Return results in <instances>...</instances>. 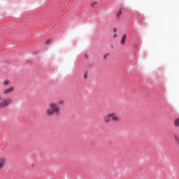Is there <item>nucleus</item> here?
I'll return each instance as SVG.
<instances>
[{
	"label": "nucleus",
	"mask_w": 179,
	"mask_h": 179,
	"mask_svg": "<svg viewBox=\"0 0 179 179\" xmlns=\"http://www.w3.org/2000/svg\"><path fill=\"white\" fill-rule=\"evenodd\" d=\"M122 15V9H120L116 14L117 19H120V16Z\"/></svg>",
	"instance_id": "nucleus-8"
},
{
	"label": "nucleus",
	"mask_w": 179,
	"mask_h": 179,
	"mask_svg": "<svg viewBox=\"0 0 179 179\" xmlns=\"http://www.w3.org/2000/svg\"><path fill=\"white\" fill-rule=\"evenodd\" d=\"M47 44H49V43H51V39H48L46 41Z\"/></svg>",
	"instance_id": "nucleus-13"
},
{
	"label": "nucleus",
	"mask_w": 179,
	"mask_h": 179,
	"mask_svg": "<svg viewBox=\"0 0 179 179\" xmlns=\"http://www.w3.org/2000/svg\"><path fill=\"white\" fill-rule=\"evenodd\" d=\"M3 166H5V159H0V170L3 169Z\"/></svg>",
	"instance_id": "nucleus-6"
},
{
	"label": "nucleus",
	"mask_w": 179,
	"mask_h": 179,
	"mask_svg": "<svg viewBox=\"0 0 179 179\" xmlns=\"http://www.w3.org/2000/svg\"><path fill=\"white\" fill-rule=\"evenodd\" d=\"M3 85H5V86H8L9 85V81L8 80L4 81Z\"/></svg>",
	"instance_id": "nucleus-9"
},
{
	"label": "nucleus",
	"mask_w": 179,
	"mask_h": 179,
	"mask_svg": "<svg viewBox=\"0 0 179 179\" xmlns=\"http://www.w3.org/2000/svg\"><path fill=\"white\" fill-rule=\"evenodd\" d=\"M15 91V87H10L8 89H6L3 91V94H10V93H12L13 92Z\"/></svg>",
	"instance_id": "nucleus-4"
},
{
	"label": "nucleus",
	"mask_w": 179,
	"mask_h": 179,
	"mask_svg": "<svg viewBox=\"0 0 179 179\" xmlns=\"http://www.w3.org/2000/svg\"><path fill=\"white\" fill-rule=\"evenodd\" d=\"M65 104V101L61 99L57 101H53L49 103L48 108L45 110V114L48 117H54L61 113V107Z\"/></svg>",
	"instance_id": "nucleus-1"
},
{
	"label": "nucleus",
	"mask_w": 179,
	"mask_h": 179,
	"mask_svg": "<svg viewBox=\"0 0 179 179\" xmlns=\"http://www.w3.org/2000/svg\"><path fill=\"white\" fill-rule=\"evenodd\" d=\"M84 78L86 79V78H87V75H85Z\"/></svg>",
	"instance_id": "nucleus-15"
},
{
	"label": "nucleus",
	"mask_w": 179,
	"mask_h": 179,
	"mask_svg": "<svg viewBox=\"0 0 179 179\" xmlns=\"http://www.w3.org/2000/svg\"><path fill=\"white\" fill-rule=\"evenodd\" d=\"M117 31H118V29H117V28H114L113 33L117 34Z\"/></svg>",
	"instance_id": "nucleus-12"
},
{
	"label": "nucleus",
	"mask_w": 179,
	"mask_h": 179,
	"mask_svg": "<svg viewBox=\"0 0 179 179\" xmlns=\"http://www.w3.org/2000/svg\"><path fill=\"white\" fill-rule=\"evenodd\" d=\"M125 43H127V34H123L120 38V44L124 45Z\"/></svg>",
	"instance_id": "nucleus-5"
},
{
	"label": "nucleus",
	"mask_w": 179,
	"mask_h": 179,
	"mask_svg": "<svg viewBox=\"0 0 179 179\" xmlns=\"http://www.w3.org/2000/svg\"><path fill=\"white\" fill-rule=\"evenodd\" d=\"M174 125L177 128H179V118L175 119V120H174Z\"/></svg>",
	"instance_id": "nucleus-7"
},
{
	"label": "nucleus",
	"mask_w": 179,
	"mask_h": 179,
	"mask_svg": "<svg viewBox=\"0 0 179 179\" xmlns=\"http://www.w3.org/2000/svg\"><path fill=\"white\" fill-rule=\"evenodd\" d=\"M110 55V53H106V55H104L103 58L104 59H106L107 57H108Z\"/></svg>",
	"instance_id": "nucleus-10"
},
{
	"label": "nucleus",
	"mask_w": 179,
	"mask_h": 179,
	"mask_svg": "<svg viewBox=\"0 0 179 179\" xmlns=\"http://www.w3.org/2000/svg\"><path fill=\"white\" fill-rule=\"evenodd\" d=\"M13 103L10 98H6L3 95H0V110H3L9 107Z\"/></svg>",
	"instance_id": "nucleus-2"
},
{
	"label": "nucleus",
	"mask_w": 179,
	"mask_h": 179,
	"mask_svg": "<svg viewBox=\"0 0 179 179\" xmlns=\"http://www.w3.org/2000/svg\"><path fill=\"white\" fill-rule=\"evenodd\" d=\"M114 38H117V37H118V34H115L114 36H113Z\"/></svg>",
	"instance_id": "nucleus-14"
},
{
	"label": "nucleus",
	"mask_w": 179,
	"mask_h": 179,
	"mask_svg": "<svg viewBox=\"0 0 179 179\" xmlns=\"http://www.w3.org/2000/svg\"><path fill=\"white\" fill-rule=\"evenodd\" d=\"M104 122L106 124H109V122H111V121L113 122H119L120 121V117L118 116V115H117V113H110L108 115H106L104 117H103Z\"/></svg>",
	"instance_id": "nucleus-3"
},
{
	"label": "nucleus",
	"mask_w": 179,
	"mask_h": 179,
	"mask_svg": "<svg viewBox=\"0 0 179 179\" xmlns=\"http://www.w3.org/2000/svg\"><path fill=\"white\" fill-rule=\"evenodd\" d=\"M96 1H92L91 6H94V5H96Z\"/></svg>",
	"instance_id": "nucleus-11"
}]
</instances>
